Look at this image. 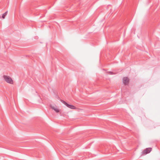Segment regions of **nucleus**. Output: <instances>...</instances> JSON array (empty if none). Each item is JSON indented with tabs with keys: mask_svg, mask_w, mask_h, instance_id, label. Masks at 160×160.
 <instances>
[{
	"mask_svg": "<svg viewBox=\"0 0 160 160\" xmlns=\"http://www.w3.org/2000/svg\"><path fill=\"white\" fill-rule=\"evenodd\" d=\"M4 80L6 82L8 83L12 84L13 83V81L12 78L9 76L7 75H4L3 76Z\"/></svg>",
	"mask_w": 160,
	"mask_h": 160,
	"instance_id": "nucleus-1",
	"label": "nucleus"
},
{
	"mask_svg": "<svg viewBox=\"0 0 160 160\" xmlns=\"http://www.w3.org/2000/svg\"><path fill=\"white\" fill-rule=\"evenodd\" d=\"M152 150V148H147L143 150L142 153L143 154H146L150 152Z\"/></svg>",
	"mask_w": 160,
	"mask_h": 160,
	"instance_id": "nucleus-2",
	"label": "nucleus"
},
{
	"mask_svg": "<svg viewBox=\"0 0 160 160\" xmlns=\"http://www.w3.org/2000/svg\"><path fill=\"white\" fill-rule=\"evenodd\" d=\"M129 79L127 77H124L122 79V82L125 85H127L128 84Z\"/></svg>",
	"mask_w": 160,
	"mask_h": 160,
	"instance_id": "nucleus-3",
	"label": "nucleus"
},
{
	"mask_svg": "<svg viewBox=\"0 0 160 160\" xmlns=\"http://www.w3.org/2000/svg\"><path fill=\"white\" fill-rule=\"evenodd\" d=\"M51 108L53 109V110H54L55 112H59V111L58 109H57L56 108V106H51Z\"/></svg>",
	"mask_w": 160,
	"mask_h": 160,
	"instance_id": "nucleus-4",
	"label": "nucleus"
},
{
	"mask_svg": "<svg viewBox=\"0 0 160 160\" xmlns=\"http://www.w3.org/2000/svg\"><path fill=\"white\" fill-rule=\"evenodd\" d=\"M61 101L64 104L66 105L69 108L70 104H68L66 102L63 100H61Z\"/></svg>",
	"mask_w": 160,
	"mask_h": 160,
	"instance_id": "nucleus-5",
	"label": "nucleus"
},
{
	"mask_svg": "<svg viewBox=\"0 0 160 160\" xmlns=\"http://www.w3.org/2000/svg\"><path fill=\"white\" fill-rule=\"evenodd\" d=\"M8 11H7L6 12H5L4 13L2 14V18L4 19L5 18V17L6 16V15H7L8 13Z\"/></svg>",
	"mask_w": 160,
	"mask_h": 160,
	"instance_id": "nucleus-6",
	"label": "nucleus"
},
{
	"mask_svg": "<svg viewBox=\"0 0 160 160\" xmlns=\"http://www.w3.org/2000/svg\"><path fill=\"white\" fill-rule=\"evenodd\" d=\"M69 108L72 109H75L76 108L75 106L71 105H70Z\"/></svg>",
	"mask_w": 160,
	"mask_h": 160,
	"instance_id": "nucleus-7",
	"label": "nucleus"
},
{
	"mask_svg": "<svg viewBox=\"0 0 160 160\" xmlns=\"http://www.w3.org/2000/svg\"><path fill=\"white\" fill-rule=\"evenodd\" d=\"M108 73L111 74H113V73L112 72H108Z\"/></svg>",
	"mask_w": 160,
	"mask_h": 160,
	"instance_id": "nucleus-8",
	"label": "nucleus"
}]
</instances>
